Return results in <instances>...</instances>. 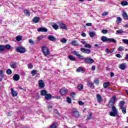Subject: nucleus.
Segmentation results:
<instances>
[{
    "label": "nucleus",
    "mask_w": 128,
    "mask_h": 128,
    "mask_svg": "<svg viewBox=\"0 0 128 128\" xmlns=\"http://www.w3.org/2000/svg\"><path fill=\"white\" fill-rule=\"evenodd\" d=\"M42 50L43 54L45 56H50V51L48 47L42 46Z\"/></svg>",
    "instance_id": "nucleus-1"
},
{
    "label": "nucleus",
    "mask_w": 128,
    "mask_h": 128,
    "mask_svg": "<svg viewBox=\"0 0 128 128\" xmlns=\"http://www.w3.org/2000/svg\"><path fill=\"white\" fill-rule=\"evenodd\" d=\"M101 40L103 42H116V40L112 38H108L105 36H103L101 38Z\"/></svg>",
    "instance_id": "nucleus-2"
},
{
    "label": "nucleus",
    "mask_w": 128,
    "mask_h": 128,
    "mask_svg": "<svg viewBox=\"0 0 128 128\" xmlns=\"http://www.w3.org/2000/svg\"><path fill=\"white\" fill-rule=\"evenodd\" d=\"M71 114L74 118H80V113L76 109L72 108V110Z\"/></svg>",
    "instance_id": "nucleus-3"
},
{
    "label": "nucleus",
    "mask_w": 128,
    "mask_h": 128,
    "mask_svg": "<svg viewBox=\"0 0 128 128\" xmlns=\"http://www.w3.org/2000/svg\"><path fill=\"white\" fill-rule=\"evenodd\" d=\"M112 112H109L110 115L111 116H118V110L116 109V106H112Z\"/></svg>",
    "instance_id": "nucleus-4"
},
{
    "label": "nucleus",
    "mask_w": 128,
    "mask_h": 128,
    "mask_svg": "<svg viewBox=\"0 0 128 128\" xmlns=\"http://www.w3.org/2000/svg\"><path fill=\"white\" fill-rule=\"evenodd\" d=\"M16 52H20V54H24L26 52V48L23 47H17L16 48Z\"/></svg>",
    "instance_id": "nucleus-5"
},
{
    "label": "nucleus",
    "mask_w": 128,
    "mask_h": 128,
    "mask_svg": "<svg viewBox=\"0 0 128 128\" xmlns=\"http://www.w3.org/2000/svg\"><path fill=\"white\" fill-rule=\"evenodd\" d=\"M84 60L86 64H92V62H94V60L88 57L84 58Z\"/></svg>",
    "instance_id": "nucleus-6"
},
{
    "label": "nucleus",
    "mask_w": 128,
    "mask_h": 128,
    "mask_svg": "<svg viewBox=\"0 0 128 128\" xmlns=\"http://www.w3.org/2000/svg\"><path fill=\"white\" fill-rule=\"evenodd\" d=\"M80 51L82 52H84V54H88L90 52V49L80 48Z\"/></svg>",
    "instance_id": "nucleus-7"
},
{
    "label": "nucleus",
    "mask_w": 128,
    "mask_h": 128,
    "mask_svg": "<svg viewBox=\"0 0 128 128\" xmlns=\"http://www.w3.org/2000/svg\"><path fill=\"white\" fill-rule=\"evenodd\" d=\"M68 90L64 88H62L61 90H60V94H61L62 96H66V94H68Z\"/></svg>",
    "instance_id": "nucleus-8"
},
{
    "label": "nucleus",
    "mask_w": 128,
    "mask_h": 128,
    "mask_svg": "<svg viewBox=\"0 0 128 128\" xmlns=\"http://www.w3.org/2000/svg\"><path fill=\"white\" fill-rule=\"evenodd\" d=\"M37 30L39 32H48V28H38Z\"/></svg>",
    "instance_id": "nucleus-9"
},
{
    "label": "nucleus",
    "mask_w": 128,
    "mask_h": 128,
    "mask_svg": "<svg viewBox=\"0 0 128 128\" xmlns=\"http://www.w3.org/2000/svg\"><path fill=\"white\" fill-rule=\"evenodd\" d=\"M10 66L12 68H16L17 63L16 62H10Z\"/></svg>",
    "instance_id": "nucleus-10"
},
{
    "label": "nucleus",
    "mask_w": 128,
    "mask_h": 128,
    "mask_svg": "<svg viewBox=\"0 0 128 128\" xmlns=\"http://www.w3.org/2000/svg\"><path fill=\"white\" fill-rule=\"evenodd\" d=\"M38 84L40 88H44V81L42 80H39Z\"/></svg>",
    "instance_id": "nucleus-11"
},
{
    "label": "nucleus",
    "mask_w": 128,
    "mask_h": 128,
    "mask_svg": "<svg viewBox=\"0 0 128 128\" xmlns=\"http://www.w3.org/2000/svg\"><path fill=\"white\" fill-rule=\"evenodd\" d=\"M76 72H82V74H84V72H86V70L82 68V67H78L76 70Z\"/></svg>",
    "instance_id": "nucleus-12"
},
{
    "label": "nucleus",
    "mask_w": 128,
    "mask_h": 128,
    "mask_svg": "<svg viewBox=\"0 0 128 128\" xmlns=\"http://www.w3.org/2000/svg\"><path fill=\"white\" fill-rule=\"evenodd\" d=\"M20 75L18 74H14L12 77L14 80H15V82H18V80H20Z\"/></svg>",
    "instance_id": "nucleus-13"
},
{
    "label": "nucleus",
    "mask_w": 128,
    "mask_h": 128,
    "mask_svg": "<svg viewBox=\"0 0 128 128\" xmlns=\"http://www.w3.org/2000/svg\"><path fill=\"white\" fill-rule=\"evenodd\" d=\"M48 40H51V42H54L56 40V38L54 36H53L52 35H50L48 36Z\"/></svg>",
    "instance_id": "nucleus-14"
},
{
    "label": "nucleus",
    "mask_w": 128,
    "mask_h": 128,
    "mask_svg": "<svg viewBox=\"0 0 128 128\" xmlns=\"http://www.w3.org/2000/svg\"><path fill=\"white\" fill-rule=\"evenodd\" d=\"M11 94L12 96H18V92L15 91L14 88H11Z\"/></svg>",
    "instance_id": "nucleus-15"
},
{
    "label": "nucleus",
    "mask_w": 128,
    "mask_h": 128,
    "mask_svg": "<svg viewBox=\"0 0 128 128\" xmlns=\"http://www.w3.org/2000/svg\"><path fill=\"white\" fill-rule=\"evenodd\" d=\"M88 86L90 88H94V84L92 82H87Z\"/></svg>",
    "instance_id": "nucleus-16"
},
{
    "label": "nucleus",
    "mask_w": 128,
    "mask_h": 128,
    "mask_svg": "<svg viewBox=\"0 0 128 128\" xmlns=\"http://www.w3.org/2000/svg\"><path fill=\"white\" fill-rule=\"evenodd\" d=\"M40 18L39 17H34L32 19L33 22H34V24H38V22H40Z\"/></svg>",
    "instance_id": "nucleus-17"
},
{
    "label": "nucleus",
    "mask_w": 128,
    "mask_h": 128,
    "mask_svg": "<svg viewBox=\"0 0 128 128\" xmlns=\"http://www.w3.org/2000/svg\"><path fill=\"white\" fill-rule=\"evenodd\" d=\"M96 98L98 100V102H102V96H100V94H97Z\"/></svg>",
    "instance_id": "nucleus-18"
},
{
    "label": "nucleus",
    "mask_w": 128,
    "mask_h": 128,
    "mask_svg": "<svg viewBox=\"0 0 128 128\" xmlns=\"http://www.w3.org/2000/svg\"><path fill=\"white\" fill-rule=\"evenodd\" d=\"M71 44L74 46H78V42L76 40H73L72 41Z\"/></svg>",
    "instance_id": "nucleus-19"
},
{
    "label": "nucleus",
    "mask_w": 128,
    "mask_h": 128,
    "mask_svg": "<svg viewBox=\"0 0 128 128\" xmlns=\"http://www.w3.org/2000/svg\"><path fill=\"white\" fill-rule=\"evenodd\" d=\"M116 96H114L110 98L109 102H112L113 104H114V102H116Z\"/></svg>",
    "instance_id": "nucleus-20"
},
{
    "label": "nucleus",
    "mask_w": 128,
    "mask_h": 128,
    "mask_svg": "<svg viewBox=\"0 0 128 128\" xmlns=\"http://www.w3.org/2000/svg\"><path fill=\"white\" fill-rule=\"evenodd\" d=\"M60 28H62L63 30H66V26L64 23H60L59 25Z\"/></svg>",
    "instance_id": "nucleus-21"
},
{
    "label": "nucleus",
    "mask_w": 128,
    "mask_h": 128,
    "mask_svg": "<svg viewBox=\"0 0 128 128\" xmlns=\"http://www.w3.org/2000/svg\"><path fill=\"white\" fill-rule=\"evenodd\" d=\"M126 64L125 63H123L122 64H120V70H126Z\"/></svg>",
    "instance_id": "nucleus-22"
},
{
    "label": "nucleus",
    "mask_w": 128,
    "mask_h": 128,
    "mask_svg": "<svg viewBox=\"0 0 128 128\" xmlns=\"http://www.w3.org/2000/svg\"><path fill=\"white\" fill-rule=\"evenodd\" d=\"M5 47L4 45H0V52H4L5 50Z\"/></svg>",
    "instance_id": "nucleus-23"
},
{
    "label": "nucleus",
    "mask_w": 128,
    "mask_h": 128,
    "mask_svg": "<svg viewBox=\"0 0 128 128\" xmlns=\"http://www.w3.org/2000/svg\"><path fill=\"white\" fill-rule=\"evenodd\" d=\"M45 98L46 100H48L52 98V94H46L45 95Z\"/></svg>",
    "instance_id": "nucleus-24"
},
{
    "label": "nucleus",
    "mask_w": 128,
    "mask_h": 128,
    "mask_svg": "<svg viewBox=\"0 0 128 128\" xmlns=\"http://www.w3.org/2000/svg\"><path fill=\"white\" fill-rule=\"evenodd\" d=\"M68 58L69 60H72V62H74V60H76V58H74V57L72 55H69L68 56Z\"/></svg>",
    "instance_id": "nucleus-25"
},
{
    "label": "nucleus",
    "mask_w": 128,
    "mask_h": 128,
    "mask_svg": "<svg viewBox=\"0 0 128 128\" xmlns=\"http://www.w3.org/2000/svg\"><path fill=\"white\" fill-rule=\"evenodd\" d=\"M110 83L108 82H106L103 84V86H104V88H108V86H110Z\"/></svg>",
    "instance_id": "nucleus-26"
},
{
    "label": "nucleus",
    "mask_w": 128,
    "mask_h": 128,
    "mask_svg": "<svg viewBox=\"0 0 128 128\" xmlns=\"http://www.w3.org/2000/svg\"><path fill=\"white\" fill-rule=\"evenodd\" d=\"M120 110H122V112L124 114H126V109L124 108V106L120 108Z\"/></svg>",
    "instance_id": "nucleus-27"
},
{
    "label": "nucleus",
    "mask_w": 128,
    "mask_h": 128,
    "mask_svg": "<svg viewBox=\"0 0 128 128\" xmlns=\"http://www.w3.org/2000/svg\"><path fill=\"white\" fill-rule=\"evenodd\" d=\"M16 39L17 42H20V40H22V36H18L16 37Z\"/></svg>",
    "instance_id": "nucleus-28"
},
{
    "label": "nucleus",
    "mask_w": 128,
    "mask_h": 128,
    "mask_svg": "<svg viewBox=\"0 0 128 128\" xmlns=\"http://www.w3.org/2000/svg\"><path fill=\"white\" fill-rule=\"evenodd\" d=\"M58 128V123H54L49 127V128Z\"/></svg>",
    "instance_id": "nucleus-29"
},
{
    "label": "nucleus",
    "mask_w": 128,
    "mask_h": 128,
    "mask_svg": "<svg viewBox=\"0 0 128 128\" xmlns=\"http://www.w3.org/2000/svg\"><path fill=\"white\" fill-rule=\"evenodd\" d=\"M24 12L26 16H30V10H26L24 11Z\"/></svg>",
    "instance_id": "nucleus-30"
},
{
    "label": "nucleus",
    "mask_w": 128,
    "mask_h": 128,
    "mask_svg": "<svg viewBox=\"0 0 128 128\" xmlns=\"http://www.w3.org/2000/svg\"><path fill=\"white\" fill-rule=\"evenodd\" d=\"M123 18H124V20H128V16L126 12H124L122 14Z\"/></svg>",
    "instance_id": "nucleus-31"
},
{
    "label": "nucleus",
    "mask_w": 128,
    "mask_h": 128,
    "mask_svg": "<svg viewBox=\"0 0 128 128\" xmlns=\"http://www.w3.org/2000/svg\"><path fill=\"white\" fill-rule=\"evenodd\" d=\"M52 28H54V30H58V26L56 24H52Z\"/></svg>",
    "instance_id": "nucleus-32"
},
{
    "label": "nucleus",
    "mask_w": 128,
    "mask_h": 128,
    "mask_svg": "<svg viewBox=\"0 0 128 128\" xmlns=\"http://www.w3.org/2000/svg\"><path fill=\"white\" fill-rule=\"evenodd\" d=\"M5 48H6V50H10V48H12V46L8 44H7L5 46H4Z\"/></svg>",
    "instance_id": "nucleus-33"
},
{
    "label": "nucleus",
    "mask_w": 128,
    "mask_h": 128,
    "mask_svg": "<svg viewBox=\"0 0 128 128\" xmlns=\"http://www.w3.org/2000/svg\"><path fill=\"white\" fill-rule=\"evenodd\" d=\"M47 94L46 90H42L40 92V94L42 96H46Z\"/></svg>",
    "instance_id": "nucleus-34"
},
{
    "label": "nucleus",
    "mask_w": 128,
    "mask_h": 128,
    "mask_svg": "<svg viewBox=\"0 0 128 128\" xmlns=\"http://www.w3.org/2000/svg\"><path fill=\"white\" fill-rule=\"evenodd\" d=\"M89 35L90 38H94L96 36V32H90Z\"/></svg>",
    "instance_id": "nucleus-35"
},
{
    "label": "nucleus",
    "mask_w": 128,
    "mask_h": 128,
    "mask_svg": "<svg viewBox=\"0 0 128 128\" xmlns=\"http://www.w3.org/2000/svg\"><path fill=\"white\" fill-rule=\"evenodd\" d=\"M84 48H92V45L88 44V42H86V44L84 45Z\"/></svg>",
    "instance_id": "nucleus-36"
},
{
    "label": "nucleus",
    "mask_w": 128,
    "mask_h": 128,
    "mask_svg": "<svg viewBox=\"0 0 128 128\" xmlns=\"http://www.w3.org/2000/svg\"><path fill=\"white\" fill-rule=\"evenodd\" d=\"M121 4L123 6H128V2L126 1H123L121 2Z\"/></svg>",
    "instance_id": "nucleus-37"
},
{
    "label": "nucleus",
    "mask_w": 128,
    "mask_h": 128,
    "mask_svg": "<svg viewBox=\"0 0 128 128\" xmlns=\"http://www.w3.org/2000/svg\"><path fill=\"white\" fill-rule=\"evenodd\" d=\"M114 103H112V102H109V103L108 104V106L109 108H112V106H114Z\"/></svg>",
    "instance_id": "nucleus-38"
},
{
    "label": "nucleus",
    "mask_w": 128,
    "mask_h": 128,
    "mask_svg": "<svg viewBox=\"0 0 128 128\" xmlns=\"http://www.w3.org/2000/svg\"><path fill=\"white\" fill-rule=\"evenodd\" d=\"M6 72L8 74H12V70L10 69H8L6 71Z\"/></svg>",
    "instance_id": "nucleus-39"
},
{
    "label": "nucleus",
    "mask_w": 128,
    "mask_h": 128,
    "mask_svg": "<svg viewBox=\"0 0 128 128\" xmlns=\"http://www.w3.org/2000/svg\"><path fill=\"white\" fill-rule=\"evenodd\" d=\"M78 90H82L84 88V85L80 84L78 86Z\"/></svg>",
    "instance_id": "nucleus-40"
},
{
    "label": "nucleus",
    "mask_w": 128,
    "mask_h": 128,
    "mask_svg": "<svg viewBox=\"0 0 128 128\" xmlns=\"http://www.w3.org/2000/svg\"><path fill=\"white\" fill-rule=\"evenodd\" d=\"M44 38V36L41 35L37 38V40L38 42H40L41 40H42Z\"/></svg>",
    "instance_id": "nucleus-41"
},
{
    "label": "nucleus",
    "mask_w": 128,
    "mask_h": 128,
    "mask_svg": "<svg viewBox=\"0 0 128 128\" xmlns=\"http://www.w3.org/2000/svg\"><path fill=\"white\" fill-rule=\"evenodd\" d=\"M31 74H32V76H36V70H32L31 72Z\"/></svg>",
    "instance_id": "nucleus-42"
},
{
    "label": "nucleus",
    "mask_w": 128,
    "mask_h": 128,
    "mask_svg": "<svg viewBox=\"0 0 128 128\" xmlns=\"http://www.w3.org/2000/svg\"><path fill=\"white\" fill-rule=\"evenodd\" d=\"M123 32L124 30H116V34H123Z\"/></svg>",
    "instance_id": "nucleus-43"
},
{
    "label": "nucleus",
    "mask_w": 128,
    "mask_h": 128,
    "mask_svg": "<svg viewBox=\"0 0 128 128\" xmlns=\"http://www.w3.org/2000/svg\"><path fill=\"white\" fill-rule=\"evenodd\" d=\"M28 68L30 70H32V68H34V66L32 64H28Z\"/></svg>",
    "instance_id": "nucleus-44"
},
{
    "label": "nucleus",
    "mask_w": 128,
    "mask_h": 128,
    "mask_svg": "<svg viewBox=\"0 0 128 128\" xmlns=\"http://www.w3.org/2000/svg\"><path fill=\"white\" fill-rule=\"evenodd\" d=\"M124 102H122V101H121L120 102V108H123L124 106Z\"/></svg>",
    "instance_id": "nucleus-45"
},
{
    "label": "nucleus",
    "mask_w": 128,
    "mask_h": 128,
    "mask_svg": "<svg viewBox=\"0 0 128 128\" xmlns=\"http://www.w3.org/2000/svg\"><path fill=\"white\" fill-rule=\"evenodd\" d=\"M28 42L30 44H32V46H34V40H32V39H30L28 40Z\"/></svg>",
    "instance_id": "nucleus-46"
},
{
    "label": "nucleus",
    "mask_w": 128,
    "mask_h": 128,
    "mask_svg": "<svg viewBox=\"0 0 128 128\" xmlns=\"http://www.w3.org/2000/svg\"><path fill=\"white\" fill-rule=\"evenodd\" d=\"M66 100L68 104H72V99L68 97L66 98Z\"/></svg>",
    "instance_id": "nucleus-47"
},
{
    "label": "nucleus",
    "mask_w": 128,
    "mask_h": 128,
    "mask_svg": "<svg viewBox=\"0 0 128 128\" xmlns=\"http://www.w3.org/2000/svg\"><path fill=\"white\" fill-rule=\"evenodd\" d=\"M108 12H104L102 14V16H108Z\"/></svg>",
    "instance_id": "nucleus-48"
},
{
    "label": "nucleus",
    "mask_w": 128,
    "mask_h": 128,
    "mask_svg": "<svg viewBox=\"0 0 128 128\" xmlns=\"http://www.w3.org/2000/svg\"><path fill=\"white\" fill-rule=\"evenodd\" d=\"M122 42H124V44H128V40L123 39L122 40Z\"/></svg>",
    "instance_id": "nucleus-49"
},
{
    "label": "nucleus",
    "mask_w": 128,
    "mask_h": 128,
    "mask_svg": "<svg viewBox=\"0 0 128 128\" xmlns=\"http://www.w3.org/2000/svg\"><path fill=\"white\" fill-rule=\"evenodd\" d=\"M73 54H74V56H78L80 54H78V52L76 51H74L72 52Z\"/></svg>",
    "instance_id": "nucleus-50"
},
{
    "label": "nucleus",
    "mask_w": 128,
    "mask_h": 128,
    "mask_svg": "<svg viewBox=\"0 0 128 128\" xmlns=\"http://www.w3.org/2000/svg\"><path fill=\"white\" fill-rule=\"evenodd\" d=\"M78 58H79L80 60H84V56L80 55V54H78Z\"/></svg>",
    "instance_id": "nucleus-51"
},
{
    "label": "nucleus",
    "mask_w": 128,
    "mask_h": 128,
    "mask_svg": "<svg viewBox=\"0 0 128 128\" xmlns=\"http://www.w3.org/2000/svg\"><path fill=\"white\" fill-rule=\"evenodd\" d=\"M61 42H62L63 44H66V38H62L60 40Z\"/></svg>",
    "instance_id": "nucleus-52"
},
{
    "label": "nucleus",
    "mask_w": 128,
    "mask_h": 128,
    "mask_svg": "<svg viewBox=\"0 0 128 128\" xmlns=\"http://www.w3.org/2000/svg\"><path fill=\"white\" fill-rule=\"evenodd\" d=\"M94 82L96 84H100V81L98 80V79H96L94 80Z\"/></svg>",
    "instance_id": "nucleus-53"
},
{
    "label": "nucleus",
    "mask_w": 128,
    "mask_h": 128,
    "mask_svg": "<svg viewBox=\"0 0 128 128\" xmlns=\"http://www.w3.org/2000/svg\"><path fill=\"white\" fill-rule=\"evenodd\" d=\"M78 104H80V106H84V103L81 100L78 101Z\"/></svg>",
    "instance_id": "nucleus-54"
},
{
    "label": "nucleus",
    "mask_w": 128,
    "mask_h": 128,
    "mask_svg": "<svg viewBox=\"0 0 128 128\" xmlns=\"http://www.w3.org/2000/svg\"><path fill=\"white\" fill-rule=\"evenodd\" d=\"M4 75L2 70H0V77L4 78Z\"/></svg>",
    "instance_id": "nucleus-55"
},
{
    "label": "nucleus",
    "mask_w": 128,
    "mask_h": 128,
    "mask_svg": "<svg viewBox=\"0 0 128 128\" xmlns=\"http://www.w3.org/2000/svg\"><path fill=\"white\" fill-rule=\"evenodd\" d=\"M118 50H120V52H122V50H124V47L120 46L118 47Z\"/></svg>",
    "instance_id": "nucleus-56"
},
{
    "label": "nucleus",
    "mask_w": 128,
    "mask_h": 128,
    "mask_svg": "<svg viewBox=\"0 0 128 128\" xmlns=\"http://www.w3.org/2000/svg\"><path fill=\"white\" fill-rule=\"evenodd\" d=\"M108 30H102V32L104 34H108Z\"/></svg>",
    "instance_id": "nucleus-57"
},
{
    "label": "nucleus",
    "mask_w": 128,
    "mask_h": 128,
    "mask_svg": "<svg viewBox=\"0 0 128 128\" xmlns=\"http://www.w3.org/2000/svg\"><path fill=\"white\" fill-rule=\"evenodd\" d=\"M92 118V114H90L87 117V120H90V118Z\"/></svg>",
    "instance_id": "nucleus-58"
},
{
    "label": "nucleus",
    "mask_w": 128,
    "mask_h": 128,
    "mask_svg": "<svg viewBox=\"0 0 128 128\" xmlns=\"http://www.w3.org/2000/svg\"><path fill=\"white\" fill-rule=\"evenodd\" d=\"M122 20V18L120 17H117L116 22H120Z\"/></svg>",
    "instance_id": "nucleus-59"
},
{
    "label": "nucleus",
    "mask_w": 128,
    "mask_h": 128,
    "mask_svg": "<svg viewBox=\"0 0 128 128\" xmlns=\"http://www.w3.org/2000/svg\"><path fill=\"white\" fill-rule=\"evenodd\" d=\"M81 36H84V38H86V34L84 32H82Z\"/></svg>",
    "instance_id": "nucleus-60"
},
{
    "label": "nucleus",
    "mask_w": 128,
    "mask_h": 128,
    "mask_svg": "<svg viewBox=\"0 0 128 128\" xmlns=\"http://www.w3.org/2000/svg\"><path fill=\"white\" fill-rule=\"evenodd\" d=\"M54 112L55 114H58V115H60V113H58V110H56V109H55V110H54Z\"/></svg>",
    "instance_id": "nucleus-61"
},
{
    "label": "nucleus",
    "mask_w": 128,
    "mask_h": 128,
    "mask_svg": "<svg viewBox=\"0 0 128 128\" xmlns=\"http://www.w3.org/2000/svg\"><path fill=\"white\" fill-rule=\"evenodd\" d=\"M92 26V23H86V26Z\"/></svg>",
    "instance_id": "nucleus-62"
},
{
    "label": "nucleus",
    "mask_w": 128,
    "mask_h": 128,
    "mask_svg": "<svg viewBox=\"0 0 128 128\" xmlns=\"http://www.w3.org/2000/svg\"><path fill=\"white\" fill-rule=\"evenodd\" d=\"M116 58H122V56L120 55V54H116Z\"/></svg>",
    "instance_id": "nucleus-63"
},
{
    "label": "nucleus",
    "mask_w": 128,
    "mask_h": 128,
    "mask_svg": "<svg viewBox=\"0 0 128 128\" xmlns=\"http://www.w3.org/2000/svg\"><path fill=\"white\" fill-rule=\"evenodd\" d=\"M110 78H112L114 76V72H110Z\"/></svg>",
    "instance_id": "nucleus-64"
}]
</instances>
